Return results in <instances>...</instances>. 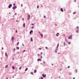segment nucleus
I'll return each mask as SVG.
<instances>
[{
    "label": "nucleus",
    "mask_w": 79,
    "mask_h": 79,
    "mask_svg": "<svg viewBox=\"0 0 79 79\" xmlns=\"http://www.w3.org/2000/svg\"><path fill=\"white\" fill-rule=\"evenodd\" d=\"M23 19V21H24V18H23V19Z\"/></svg>",
    "instance_id": "obj_53"
},
{
    "label": "nucleus",
    "mask_w": 79,
    "mask_h": 79,
    "mask_svg": "<svg viewBox=\"0 0 79 79\" xmlns=\"http://www.w3.org/2000/svg\"><path fill=\"white\" fill-rule=\"evenodd\" d=\"M8 66V65H6L5 67V68H7Z\"/></svg>",
    "instance_id": "obj_19"
},
{
    "label": "nucleus",
    "mask_w": 79,
    "mask_h": 79,
    "mask_svg": "<svg viewBox=\"0 0 79 79\" xmlns=\"http://www.w3.org/2000/svg\"><path fill=\"white\" fill-rule=\"evenodd\" d=\"M39 50H42V48H39Z\"/></svg>",
    "instance_id": "obj_41"
},
{
    "label": "nucleus",
    "mask_w": 79,
    "mask_h": 79,
    "mask_svg": "<svg viewBox=\"0 0 79 79\" xmlns=\"http://www.w3.org/2000/svg\"><path fill=\"white\" fill-rule=\"evenodd\" d=\"M58 54H60V52H59L58 53Z\"/></svg>",
    "instance_id": "obj_58"
},
{
    "label": "nucleus",
    "mask_w": 79,
    "mask_h": 79,
    "mask_svg": "<svg viewBox=\"0 0 79 79\" xmlns=\"http://www.w3.org/2000/svg\"><path fill=\"white\" fill-rule=\"evenodd\" d=\"M73 79H75V77H73Z\"/></svg>",
    "instance_id": "obj_57"
},
{
    "label": "nucleus",
    "mask_w": 79,
    "mask_h": 79,
    "mask_svg": "<svg viewBox=\"0 0 79 79\" xmlns=\"http://www.w3.org/2000/svg\"><path fill=\"white\" fill-rule=\"evenodd\" d=\"M72 39V35H71L68 37L69 39Z\"/></svg>",
    "instance_id": "obj_4"
},
{
    "label": "nucleus",
    "mask_w": 79,
    "mask_h": 79,
    "mask_svg": "<svg viewBox=\"0 0 79 79\" xmlns=\"http://www.w3.org/2000/svg\"><path fill=\"white\" fill-rule=\"evenodd\" d=\"M74 2H76V0H75L74 1Z\"/></svg>",
    "instance_id": "obj_52"
},
{
    "label": "nucleus",
    "mask_w": 79,
    "mask_h": 79,
    "mask_svg": "<svg viewBox=\"0 0 79 79\" xmlns=\"http://www.w3.org/2000/svg\"><path fill=\"white\" fill-rule=\"evenodd\" d=\"M32 29H34V26H33V27H32Z\"/></svg>",
    "instance_id": "obj_49"
},
{
    "label": "nucleus",
    "mask_w": 79,
    "mask_h": 79,
    "mask_svg": "<svg viewBox=\"0 0 79 79\" xmlns=\"http://www.w3.org/2000/svg\"><path fill=\"white\" fill-rule=\"evenodd\" d=\"M44 61H43V63L44 64H45V62H44Z\"/></svg>",
    "instance_id": "obj_29"
},
{
    "label": "nucleus",
    "mask_w": 79,
    "mask_h": 79,
    "mask_svg": "<svg viewBox=\"0 0 79 79\" xmlns=\"http://www.w3.org/2000/svg\"><path fill=\"white\" fill-rule=\"evenodd\" d=\"M65 41H66V42H68V40H67V38H65Z\"/></svg>",
    "instance_id": "obj_16"
},
{
    "label": "nucleus",
    "mask_w": 79,
    "mask_h": 79,
    "mask_svg": "<svg viewBox=\"0 0 79 79\" xmlns=\"http://www.w3.org/2000/svg\"><path fill=\"white\" fill-rule=\"evenodd\" d=\"M11 40L12 41H13L15 40V37H12Z\"/></svg>",
    "instance_id": "obj_7"
},
{
    "label": "nucleus",
    "mask_w": 79,
    "mask_h": 79,
    "mask_svg": "<svg viewBox=\"0 0 79 79\" xmlns=\"http://www.w3.org/2000/svg\"><path fill=\"white\" fill-rule=\"evenodd\" d=\"M60 11H62V12H63V11H64L63 9V8L60 9Z\"/></svg>",
    "instance_id": "obj_12"
},
{
    "label": "nucleus",
    "mask_w": 79,
    "mask_h": 79,
    "mask_svg": "<svg viewBox=\"0 0 79 79\" xmlns=\"http://www.w3.org/2000/svg\"><path fill=\"white\" fill-rule=\"evenodd\" d=\"M40 35L41 37L42 38H43V34L42 33V34H40Z\"/></svg>",
    "instance_id": "obj_10"
},
{
    "label": "nucleus",
    "mask_w": 79,
    "mask_h": 79,
    "mask_svg": "<svg viewBox=\"0 0 79 79\" xmlns=\"http://www.w3.org/2000/svg\"><path fill=\"white\" fill-rule=\"evenodd\" d=\"M22 45L23 46H24V44L23 43L22 44Z\"/></svg>",
    "instance_id": "obj_51"
},
{
    "label": "nucleus",
    "mask_w": 79,
    "mask_h": 79,
    "mask_svg": "<svg viewBox=\"0 0 79 79\" xmlns=\"http://www.w3.org/2000/svg\"><path fill=\"white\" fill-rule=\"evenodd\" d=\"M76 73H77V69H76Z\"/></svg>",
    "instance_id": "obj_25"
},
{
    "label": "nucleus",
    "mask_w": 79,
    "mask_h": 79,
    "mask_svg": "<svg viewBox=\"0 0 79 79\" xmlns=\"http://www.w3.org/2000/svg\"><path fill=\"white\" fill-rule=\"evenodd\" d=\"M67 42L69 44H71V42H68V41Z\"/></svg>",
    "instance_id": "obj_22"
},
{
    "label": "nucleus",
    "mask_w": 79,
    "mask_h": 79,
    "mask_svg": "<svg viewBox=\"0 0 79 79\" xmlns=\"http://www.w3.org/2000/svg\"><path fill=\"white\" fill-rule=\"evenodd\" d=\"M23 27H25V23H24L23 24Z\"/></svg>",
    "instance_id": "obj_18"
},
{
    "label": "nucleus",
    "mask_w": 79,
    "mask_h": 79,
    "mask_svg": "<svg viewBox=\"0 0 79 79\" xmlns=\"http://www.w3.org/2000/svg\"><path fill=\"white\" fill-rule=\"evenodd\" d=\"M12 68L13 69H15V67H14V66H12Z\"/></svg>",
    "instance_id": "obj_24"
},
{
    "label": "nucleus",
    "mask_w": 79,
    "mask_h": 79,
    "mask_svg": "<svg viewBox=\"0 0 79 79\" xmlns=\"http://www.w3.org/2000/svg\"><path fill=\"white\" fill-rule=\"evenodd\" d=\"M27 69H28L27 68H26L25 69V71H27Z\"/></svg>",
    "instance_id": "obj_17"
},
{
    "label": "nucleus",
    "mask_w": 79,
    "mask_h": 79,
    "mask_svg": "<svg viewBox=\"0 0 79 79\" xmlns=\"http://www.w3.org/2000/svg\"><path fill=\"white\" fill-rule=\"evenodd\" d=\"M5 56H8V54H7V53L6 52L5 53Z\"/></svg>",
    "instance_id": "obj_13"
},
{
    "label": "nucleus",
    "mask_w": 79,
    "mask_h": 79,
    "mask_svg": "<svg viewBox=\"0 0 79 79\" xmlns=\"http://www.w3.org/2000/svg\"><path fill=\"white\" fill-rule=\"evenodd\" d=\"M31 18V16L29 15H28L27 16V19L29 20V19Z\"/></svg>",
    "instance_id": "obj_1"
},
{
    "label": "nucleus",
    "mask_w": 79,
    "mask_h": 79,
    "mask_svg": "<svg viewBox=\"0 0 79 79\" xmlns=\"http://www.w3.org/2000/svg\"><path fill=\"white\" fill-rule=\"evenodd\" d=\"M31 74H32V75H34V73H33V72H31Z\"/></svg>",
    "instance_id": "obj_20"
},
{
    "label": "nucleus",
    "mask_w": 79,
    "mask_h": 79,
    "mask_svg": "<svg viewBox=\"0 0 79 79\" xmlns=\"http://www.w3.org/2000/svg\"><path fill=\"white\" fill-rule=\"evenodd\" d=\"M15 32H16V33H17V32H18V31H15Z\"/></svg>",
    "instance_id": "obj_48"
},
{
    "label": "nucleus",
    "mask_w": 79,
    "mask_h": 79,
    "mask_svg": "<svg viewBox=\"0 0 79 79\" xmlns=\"http://www.w3.org/2000/svg\"><path fill=\"white\" fill-rule=\"evenodd\" d=\"M31 42H32V41H33V39H32V38L31 37Z\"/></svg>",
    "instance_id": "obj_15"
},
{
    "label": "nucleus",
    "mask_w": 79,
    "mask_h": 79,
    "mask_svg": "<svg viewBox=\"0 0 79 79\" xmlns=\"http://www.w3.org/2000/svg\"><path fill=\"white\" fill-rule=\"evenodd\" d=\"M21 6L22 7L23 6V4H21Z\"/></svg>",
    "instance_id": "obj_43"
},
{
    "label": "nucleus",
    "mask_w": 79,
    "mask_h": 79,
    "mask_svg": "<svg viewBox=\"0 0 79 79\" xmlns=\"http://www.w3.org/2000/svg\"><path fill=\"white\" fill-rule=\"evenodd\" d=\"M37 61H42V59H37Z\"/></svg>",
    "instance_id": "obj_8"
},
{
    "label": "nucleus",
    "mask_w": 79,
    "mask_h": 79,
    "mask_svg": "<svg viewBox=\"0 0 79 79\" xmlns=\"http://www.w3.org/2000/svg\"><path fill=\"white\" fill-rule=\"evenodd\" d=\"M45 48H46V49H48V47H45Z\"/></svg>",
    "instance_id": "obj_33"
},
{
    "label": "nucleus",
    "mask_w": 79,
    "mask_h": 79,
    "mask_svg": "<svg viewBox=\"0 0 79 79\" xmlns=\"http://www.w3.org/2000/svg\"><path fill=\"white\" fill-rule=\"evenodd\" d=\"M52 66H53V64H52Z\"/></svg>",
    "instance_id": "obj_60"
},
{
    "label": "nucleus",
    "mask_w": 79,
    "mask_h": 79,
    "mask_svg": "<svg viewBox=\"0 0 79 79\" xmlns=\"http://www.w3.org/2000/svg\"><path fill=\"white\" fill-rule=\"evenodd\" d=\"M58 47H59V43H58L56 47V50H58Z\"/></svg>",
    "instance_id": "obj_5"
},
{
    "label": "nucleus",
    "mask_w": 79,
    "mask_h": 79,
    "mask_svg": "<svg viewBox=\"0 0 79 79\" xmlns=\"http://www.w3.org/2000/svg\"><path fill=\"white\" fill-rule=\"evenodd\" d=\"M34 23H32L31 24L32 26H34Z\"/></svg>",
    "instance_id": "obj_36"
},
{
    "label": "nucleus",
    "mask_w": 79,
    "mask_h": 79,
    "mask_svg": "<svg viewBox=\"0 0 79 79\" xmlns=\"http://www.w3.org/2000/svg\"><path fill=\"white\" fill-rule=\"evenodd\" d=\"M13 77V78H14V76H13V77Z\"/></svg>",
    "instance_id": "obj_64"
},
{
    "label": "nucleus",
    "mask_w": 79,
    "mask_h": 79,
    "mask_svg": "<svg viewBox=\"0 0 79 79\" xmlns=\"http://www.w3.org/2000/svg\"><path fill=\"white\" fill-rule=\"evenodd\" d=\"M11 6H12V4H10L8 6L9 8H10Z\"/></svg>",
    "instance_id": "obj_3"
},
{
    "label": "nucleus",
    "mask_w": 79,
    "mask_h": 79,
    "mask_svg": "<svg viewBox=\"0 0 79 79\" xmlns=\"http://www.w3.org/2000/svg\"><path fill=\"white\" fill-rule=\"evenodd\" d=\"M42 76L43 77H46V75H45L44 74H42Z\"/></svg>",
    "instance_id": "obj_6"
},
{
    "label": "nucleus",
    "mask_w": 79,
    "mask_h": 79,
    "mask_svg": "<svg viewBox=\"0 0 79 79\" xmlns=\"http://www.w3.org/2000/svg\"><path fill=\"white\" fill-rule=\"evenodd\" d=\"M40 58H41V59L42 58V56H40Z\"/></svg>",
    "instance_id": "obj_47"
},
{
    "label": "nucleus",
    "mask_w": 79,
    "mask_h": 79,
    "mask_svg": "<svg viewBox=\"0 0 79 79\" xmlns=\"http://www.w3.org/2000/svg\"><path fill=\"white\" fill-rule=\"evenodd\" d=\"M2 50H3V48H2Z\"/></svg>",
    "instance_id": "obj_54"
},
{
    "label": "nucleus",
    "mask_w": 79,
    "mask_h": 79,
    "mask_svg": "<svg viewBox=\"0 0 79 79\" xmlns=\"http://www.w3.org/2000/svg\"><path fill=\"white\" fill-rule=\"evenodd\" d=\"M13 51H15V48H14Z\"/></svg>",
    "instance_id": "obj_40"
},
{
    "label": "nucleus",
    "mask_w": 79,
    "mask_h": 79,
    "mask_svg": "<svg viewBox=\"0 0 79 79\" xmlns=\"http://www.w3.org/2000/svg\"><path fill=\"white\" fill-rule=\"evenodd\" d=\"M77 29H79V27L77 26Z\"/></svg>",
    "instance_id": "obj_34"
},
{
    "label": "nucleus",
    "mask_w": 79,
    "mask_h": 79,
    "mask_svg": "<svg viewBox=\"0 0 79 79\" xmlns=\"http://www.w3.org/2000/svg\"><path fill=\"white\" fill-rule=\"evenodd\" d=\"M16 22H18V20H16Z\"/></svg>",
    "instance_id": "obj_56"
},
{
    "label": "nucleus",
    "mask_w": 79,
    "mask_h": 79,
    "mask_svg": "<svg viewBox=\"0 0 79 79\" xmlns=\"http://www.w3.org/2000/svg\"><path fill=\"white\" fill-rule=\"evenodd\" d=\"M61 70H62V69H60V71H61Z\"/></svg>",
    "instance_id": "obj_61"
},
{
    "label": "nucleus",
    "mask_w": 79,
    "mask_h": 79,
    "mask_svg": "<svg viewBox=\"0 0 79 79\" xmlns=\"http://www.w3.org/2000/svg\"><path fill=\"white\" fill-rule=\"evenodd\" d=\"M16 48H17V49H18V50H19V47H17Z\"/></svg>",
    "instance_id": "obj_21"
},
{
    "label": "nucleus",
    "mask_w": 79,
    "mask_h": 79,
    "mask_svg": "<svg viewBox=\"0 0 79 79\" xmlns=\"http://www.w3.org/2000/svg\"><path fill=\"white\" fill-rule=\"evenodd\" d=\"M17 14L16 13H15L14 15H16Z\"/></svg>",
    "instance_id": "obj_45"
},
{
    "label": "nucleus",
    "mask_w": 79,
    "mask_h": 79,
    "mask_svg": "<svg viewBox=\"0 0 79 79\" xmlns=\"http://www.w3.org/2000/svg\"><path fill=\"white\" fill-rule=\"evenodd\" d=\"M46 17H45V15H44V18H45Z\"/></svg>",
    "instance_id": "obj_46"
},
{
    "label": "nucleus",
    "mask_w": 79,
    "mask_h": 79,
    "mask_svg": "<svg viewBox=\"0 0 79 79\" xmlns=\"http://www.w3.org/2000/svg\"><path fill=\"white\" fill-rule=\"evenodd\" d=\"M6 79H8V77L6 78Z\"/></svg>",
    "instance_id": "obj_62"
},
{
    "label": "nucleus",
    "mask_w": 79,
    "mask_h": 79,
    "mask_svg": "<svg viewBox=\"0 0 79 79\" xmlns=\"http://www.w3.org/2000/svg\"><path fill=\"white\" fill-rule=\"evenodd\" d=\"M76 32L77 33H78V30H77L76 31Z\"/></svg>",
    "instance_id": "obj_27"
},
{
    "label": "nucleus",
    "mask_w": 79,
    "mask_h": 79,
    "mask_svg": "<svg viewBox=\"0 0 79 79\" xmlns=\"http://www.w3.org/2000/svg\"><path fill=\"white\" fill-rule=\"evenodd\" d=\"M19 69L20 70V69H21V67H20L19 68Z\"/></svg>",
    "instance_id": "obj_26"
},
{
    "label": "nucleus",
    "mask_w": 79,
    "mask_h": 79,
    "mask_svg": "<svg viewBox=\"0 0 79 79\" xmlns=\"http://www.w3.org/2000/svg\"><path fill=\"white\" fill-rule=\"evenodd\" d=\"M33 32V31L32 30H31L30 32V34H32V32Z\"/></svg>",
    "instance_id": "obj_11"
},
{
    "label": "nucleus",
    "mask_w": 79,
    "mask_h": 79,
    "mask_svg": "<svg viewBox=\"0 0 79 79\" xmlns=\"http://www.w3.org/2000/svg\"><path fill=\"white\" fill-rule=\"evenodd\" d=\"M41 79H44V78H43V77H41Z\"/></svg>",
    "instance_id": "obj_31"
},
{
    "label": "nucleus",
    "mask_w": 79,
    "mask_h": 79,
    "mask_svg": "<svg viewBox=\"0 0 79 79\" xmlns=\"http://www.w3.org/2000/svg\"><path fill=\"white\" fill-rule=\"evenodd\" d=\"M36 72H37V70H34V73H36Z\"/></svg>",
    "instance_id": "obj_14"
},
{
    "label": "nucleus",
    "mask_w": 79,
    "mask_h": 79,
    "mask_svg": "<svg viewBox=\"0 0 79 79\" xmlns=\"http://www.w3.org/2000/svg\"><path fill=\"white\" fill-rule=\"evenodd\" d=\"M39 33L40 34V35L41 34V33H40V31H39Z\"/></svg>",
    "instance_id": "obj_37"
},
{
    "label": "nucleus",
    "mask_w": 79,
    "mask_h": 79,
    "mask_svg": "<svg viewBox=\"0 0 79 79\" xmlns=\"http://www.w3.org/2000/svg\"><path fill=\"white\" fill-rule=\"evenodd\" d=\"M43 53L42 52H41V54H43Z\"/></svg>",
    "instance_id": "obj_55"
},
{
    "label": "nucleus",
    "mask_w": 79,
    "mask_h": 79,
    "mask_svg": "<svg viewBox=\"0 0 79 79\" xmlns=\"http://www.w3.org/2000/svg\"><path fill=\"white\" fill-rule=\"evenodd\" d=\"M38 56H40V55H39V54H38Z\"/></svg>",
    "instance_id": "obj_39"
},
{
    "label": "nucleus",
    "mask_w": 79,
    "mask_h": 79,
    "mask_svg": "<svg viewBox=\"0 0 79 79\" xmlns=\"http://www.w3.org/2000/svg\"><path fill=\"white\" fill-rule=\"evenodd\" d=\"M55 26H57V25L55 24Z\"/></svg>",
    "instance_id": "obj_63"
},
{
    "label": "nucleus",
    "mask_w": 79,
    "mask_h": 79,
    "mask_svg": "<svg viewBox=\"0 0 79 79\" xmlns=\"http://www.w3.org/2000/svg\"><path fill=\"white\" fill-rule=\"evenodd\" d=\"M68 68H70V67L69 66H68Z\"/></svg>",
    "instance_id": "obj_44"
},
{
    "label": "nucleus",
    "mask_w": 79,
    "mask_h": 79,
    "mask_svg": "<svg viewBox=\"0 0 79 79\" xmlns=\"http://www.w3.org/2000/svg\"><path fill=\"white\" fill-rule=\"evenodd\" d=\"M17 53H18V54H19V52H17Z\"/></svg>",
    "instance_id": "obj_42"
},
{
    "label": "nucleus",
    "mask_w": 79,
    "mask_h": 79,
    "mask_svg": "<svg viewBox=\"0 0 79 79\" xmlns=\"http://www.w3.org/2000/svg\"><path fill=\"white\" fill-rule=\"evenodd\" d=\"M56 51H57V50H56H56H55V51L56 53Z\"/></svg>",
    "instance_id": "obj_38"
},
{
    "label": "nucleus",
    "mask_w": 79,
    "mask_h": 79,
    "mask_svg": "<svg viewBox=\"0 0 79 79\" xmlns=\"http://www.w3.org/2000/svg\"><path fill=\"white\" fill-rule=\"evenodd\" d=\"M37 8H39V5H38L37 6Z\"/></svg>",
    "instance_id": "obj_32"
},
{
    "label": "nucleus",
    "mask_w": 79,
    "mask_h": 79,
    "mask_svg": "<svg viewBox=\"0 0 79 79\" xmlns=\"http://www.w3.org/2000/svg\"><path fill=\"white\" fill-rule=\"evenodd\" d=\"M58 35H60V33H58L56 34V36L58 37Z\"/></svg>",
    "instance_id": "obj_9"
},
{
    "label": "nucleus",
    "mask_w": 79,
    "mask_h": 79,
    "mask_svg": "<svg viewBox=\"0 0 79 79\" xmlns=\"http://www.w3.org/2000/svg\"><path fill=\"white\" fill-rule=\"evenodd\" d=\"M13 5H14V6H15V4L14 3L13 4Z\"/></svg>",
    "instance_id": "obj_50"
},
{
    "label": "nucleus",
    "mask_w": 79,
    "mask_h": 79,
    "mask_svg": "<svg viewBox=\"0 0 79 79\" xmlns=\"http://www.w3.org/2000/svg\"><path fill=\"white\" fill-rule=\"evenodd\" d=\"M19 42H18V43H17V45H18L19 44Z\"/></svg>",
    "instance_id": "obj_35"
},
{
    "label": "nucleus",
    "mask_w": 79,
    "mask_h": 79,
    "mask_svg": "<svg viewBox=\"0 0 79 79\" xmlns=\"http://www.w3.org/2000/svg\"><path fill=\"white\" fill-rule=\"evenodd\" d=\"M25 51H26V50H23V52H25Z\"/></svg>",
    "instance_id": "obj_30"
},
{
    "label": "nucleus",
    "mask_w": 79,
    "mask_h": 79,
    "mask_svg": "<svg viewBox=\"0 0 79 79\" xmlns=\"http://www.w3.org/2000/svg\"><path fill=\"white\" fill-rule=\"evenodd\" d=\"M41 7H43V6L41 5Z\"/></svg>",
    "instance_id": "obj_59"
},
{
    "label": "nucleus",
    "mask_w": 79,
    "mask_h": 79,
    "mask_svg": "<svg viewBox=\"0 0 79 79\" xmlns=\"http://www.w3.org/2000/svg\"><path fill=\"white\" fill-rule=\"evenodd\" d=\"M16 8H17V6H15L13 7L12 9H13V10H15V9H16Z\"/></svg>",
    "instance_id": "obj_2"
},
{
    "label": "nucleus",
    "mask_w": 79,
    "mask_h": 79,
    "mask_svg": "<svg viewBox=\"0 0 79 79\" xmlns=\"http://www.w3.org/2000/svg\"><path fill=\"white\" fill-rule=\"evenodd\" d=\"M76 12H73V14H76Z\"/></svg>",
    "instance_id": "obj_28"
},
{
    "label": "nucleus",
    "mask_w": 79,
    "mask_h": 79,
    "mask_svg": "<svg viewBox=\"0 0 79 79\" xmlns=\"http://www.w3.org/2000/svg\"><path fill=\"white\" fill-rule=\"evenodd\" d=\"M64 46H65V45H66V44H65V42H64Z\"/></svg>",
    "instance_id": "obj_23"
}]
</instances>
